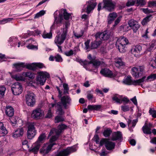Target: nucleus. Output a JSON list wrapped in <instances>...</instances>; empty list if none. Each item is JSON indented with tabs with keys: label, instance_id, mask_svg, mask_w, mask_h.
Masks as SVG:
<instances>
[{
	"label": "nucleus",
	"instance_id": "50",
	"mask_svg": "<svg viewBox=\"0 0 156 156\" xmlns=\"http://www.w3.org/2000/svg\"><path fill=\"white\" fill-rule=\"evenodd\" d=\"M45 11L44 10H41L39 12L37 13L34 16L35 18H38L44 14Z\"/></svg>",
	"mask_w": 156,
	"mask_h": 156
},
{
	"label": "nucleus",
	"instance_id": "7",
	"mask_svg": "<svg viewBox=\"0 0 156 156\" xmlns=\"http://www.w3.org/2000/svg\"><path fill=\"white\" fill-rule=\"evenodd\" d=\"M35 124L34 122L29 124L27 133L28 138L31 139L34 138L36 134V130L34 127Z\"/></svg>",
	"mask_w": 156,
	"mask_h": 156
},
{
	"label": "nucleus",
	"instance_id": "17",
	"mask_svg": "<svg viewBox=\"0 0 156 156\" xmlns=\"http://www.w3.org/2000/svg\"><path fill=\"white\" fill-rule=\"evenodd\" d=\"M87 4V12L89 13L90 12L93 10L97 5L95 0H90L86 2Z\"/></svg>",
	"mask_w": 156,
	"mask_h": 156
},
{
	"label": "nucleus",
	"instance_id": "47",
	"mask_svg": "<svg viewBox=\"0 0 156 156\" xmlns=\"http://www.w3.org/2000/svg\"><path fill=\"white\" fill-rule=\"evenodd\" d=\"M6 90V88L5 86L3 85L0 86V95L1 96H3L5 93V92Z\"/></svg>",
	"mask_w": 156,
	"mask_h": 156
},
{
	"label": "nucleus",
	"instance_id": "20",
	"mask_svg": "<svg viewBox=\"0 0 156 156\" xmlns=\"http://www.w3.org/2000/svg\"><path fill=\"white\" fill-rule=\"evenodd\" d=\"M156 79V74H151L147 77L144 76L142 78L140 79V84L144 82L153 81Z\"/></svg>",
	"mask_w": 156,
	"mask_h": 156
},
{
	"label": "nucleus",
	"instance_id": "62",
	"mask_svg": "<svg viewBox=\"0 0 156 156\" xmlns=\"http://www.w3.org/2000/svg\"><path fill=\"white\" fill-rule=\"evenodd\" d=\"M148 4L149 7L156 6V1H150L148 2Z\"/></svg>",
	"mask_w": 156,
	"mask_h": 156
},
{
	"label": "nucleus",
	"instance_id": "23",
	"mask_svg": "<svg viewBox=\"0 0 156 156\" xmlns=\"http://www.w3.org/2000/svg\"><path fill=\"white\" fill-rule=\"evenodd\" d=\"M5 112L7 116L9 117H12L13 115L14 114V109L10 106H6L5 107Z\"/></svg>",
	"mask_w": 156,
	"mask_h": 156
},
{
	"label": "nucleus",
	"instance_id": "27",
	"mask_svg": "<svg viewBox=\"0 0 156 156\" xmlns=\"http://www.w3.org/2000/svg\"><path fill=\"white\" fill-rule=\"evenodd\" d=\"M56 113L59 115H63L65 113V112L62 109V105H61V103L58 102L57 103V105L56 106Z\"/></svg>",
	"mask_w": 156,
	"mask_h": 156
},
{
	"label": "nucleus",
	"instance_id": "44",
	"mask_svg": "<svg viewBox=\"0 0 156 156\" xmlns=\"http://www.w3.org/2000/svg\"><path fill=\"white\" fill-rule=\"evenodd\" d=\"M63 10L64 11V12H62V15H64V19L67 20L70 17L71 14L67 13L66 9H63Z\"/></svg>",
	"mask_w": 156,
	"mask_h": 156
},
{
	"label": "nucleus",
	"instance_id": "56",
	"mask_svg": "<svg viewBox=\"0 0 156 156\" xmlns=\"http://www.w3.org/2000/svg\"><path fill=\"white\" fill-rule=\"evenodd\" d=\"M136 2V0H128L126 5L128 6L133 5Z\"/></svg>",
	"mask_w": 156,
	"mask_h": 156
},
{
	"label": "nucleus",
	"instance_id": "32",
	"mask_svg": "<svg viewBox=\"0 0 156 156\" xmlns=\"http://www.w3.org/2000/svg\"><path fill=\"white\" fill-rule=\"evenodd\" d=\"M22 75L24 77H28L31 79H33L35 77L34 73L30 72H23Z\"/></svg>",
	"mask_w": 156,
	"mask_h": 156
},
{
	"label": "nucleus",
	"instance_id": "38",
	"mask_svg": "<svg viewBox=\"0 0 156 156\" xmlns=\"http://www.w3.org/2000/svg\"><path fill=\"white\" fill-rule=\"evenodd\" d=\"M122 137V134L120 132L118 131L115 133L113 135L112 140H117L120 139Z\"/></svg>",
	"mask_w": 156,
	"mask_h": 156
},
{
	"label": "nucleus",
	"instance_id": "8",
	"mask_svg": "<svg viewBox=\"0 0 156 156\" xmlns=\"http://www.w3.org/2000/svg\"><path fill=\"white\" fill-rule=\"evenodd\" d=\"M103 5L102 8L109 11H113L115 9V4L112 0H103Z\"/></svg>",
	"mask_w": 156,
	"mask_h": 156
},
{
	"label": "nucleus",
	"instance_id": "21",
	"mask_svg": "<svg viewBox=\"0 0 156 156\" xmlns=\"http://www.w3.org/2000/svg\"><path fill=\"white\" fill-rule=\"evenodd\" d=\"M62 12H64L63 9L59 10H56L54 14V20H59L61 18H62V22H63V16H62Z\"/></svg>",
	"mask_w": 156,
	"mask_h": 156
},
{
	"label": "nucleus",
	"instance_id": "18",
	"mask_svg": "<svg viewBox=\"0 0 156 156\" xmlns=\"http://www.w3.org/2000/svg\"><path fill=\"white\" fill-rule=\"evenodd\" d=\"M110 35L108 32L106 31L102 33H98L95 35L96 39L99 38L101 40H105L108 39L110 37Z\"/></svg>",
	"mask_w": 156,
	"mask_h": 156
},
{
	"label": "nucleus",
	"instance_id": "26",
	"mask_svg": "<svg viewBox=\"0 0 156 156\" xmlns=\"http://www.w3.org/2000/svg\"><path fill=\"white\" fill-rule=\"evenodd\" d=\"M100 73L105 76L109 77H112L113 76L112 73L108 69H102L100 71Z\"/></svg>",
	"mask_w": 156,
	"mask_h": 156
},
{
	"label": "nucleus",
	"instance_id": "64",
	"mask_svg": "<svg viewBox=\"0 0 156 156\" xmlns=\"http://www.w3.org/2000/svg\"><path fill=\"white\" fill-rule=\"evenodd\" d=\"M90 43V40H87L86 41L85 43V48L86 50H87L90 48H91L90 47V46L89 44Z\"/></svg>",
	"mask_w": 156,
	"mask_h": 156
},
{
	"label": "nucleus",
	"instance_id": "40",
	"mask_svg": "<svg viewBox=\"0 0 156 156\" xmlns=\"http://www.w3.org/2000/svg\"><path fill=\"white\" fill-rule=\"evenodd\" d=\"M156 47V41H152L149 44V47L147 48L148 51H151L154 49V47Z\"/></svg>",
	"mask_w": 156,
	"mask_h": 156
},
{
	"label": "nucleus",
	"instance_id": "28",
	"mask_svg": "<svg viewBox=\"0 0 156 156\" xmlns=\"http://www.w3.org/2000/svg\"><path fill=\"white\" fill-rule=\"evenodd\" d=\"M117 15L115 12H112L109 14L108 17V23L111 24L117 17Z\"/></svg>",
	"mask_w": 156,
	"mask_h": 156
},
{
	"label": "nucleus",
	"instance_id": "48",
	"mask_svg": "<svg viewBox=\"0 0 156 156\" xmlns=\"http://www.w3.org/2000/svg\"><path fill=\"white\" fill-rule=\"evenodd\" d=\"M45 137V136L44 134L43 133L41 134L39 136L37 141L36 142V143L40 144V143L44 139Z\"/></svg>",
	"mask_w": 156,
	"mask_h": 156
},
{
	"label": "nucleus",
	"instance_id": "60",
	"mask_svg": "<svg viewBox=\"0 0 156 156\" xmlns=\"http://www.w3.org/2000/svg\"><path fill=\"white\" fill-rule=\"evenodd\" d=\"M121 108L122 110L124 112L128 111L129 110V106L126 105L121 106Z\"/></svg>",
	"mask_w": 156,
	"mask_h": 156
},
{
	"label": "nucleus",
	"instance_id": "43",
	"mask_svg": "<svg viewBox=\"0 0 156 156\" xmlns=\"http://www.w3.org/2000/svg\"><path fill=\"white\" fill-rule=\"evenodd\" d=\"M112 99L113 100L115 101L116 102L120 104L121 103V97L119 95H115L112 97Z\"/></svg>",
	"mask_w": 156,
	"mask_h": 156
},
{
	"label": "nucleus",
	"instance_id": "53",
	"mask_svg": "<svg viewBox=\"0 0 156 156\" xmlns=\"http://www.w3.org/2000/svg\"><path fill=\"white\" fill-rule=\"evenodd\" d=\"M55 59L56 62H61L62 61V58L59 55H57L55 56Z\"/></svg>",
	"mask_w": 156,
	"mask_h": 156
},
{
	"label": "nucleus",
	"instance_id": "9",
	"mask_svg": "<svg viewBox=\"0 0 156 156\" xmlns=\"http://www.w3.org/2000/svg\"><path fill=\"white\" fill-rule=\"evenodd\" d=\"M76 150L75 146L68 147L66 149L58 152L56 154V156H68L70 153L76 151Z\"/></svg>",
	"mask_w": 156,
	"mask_h": 156
},
{
	"label": "nucleus",
	"instance_id": "36",
	"mask_svg": "<svg viewBox=\"0 0 156 156\" xmlns=\"http://www.w3.org/2000/svg\"><path fill=\"white\" fill-rule=\"evenodd\" d=\"M103 63V61H100L97 60H92L88 62V64L91 63L93 64V65L96 67H97L100 65L102 64Z\"/></svg>",
	"mask_w": 156,
	"mask_h": 156
},
{
	"label": "nucleus",
	"instance_id": "1",
	"mask_svg": "<svg viewBox=\"0 0 156 156\" xmlns=\"http://www.w3.org/2000/svg\"><path fill=\"white\" fill-rule=\"evenodd\" d=\"M69 22L66 21L65 22V27L61 29L62 33L58 34L55 37L54 40L55 43L57 45H61L64 42L66 38L67 34L68 28L69 26Z\"/></svg>",
	"mask_w": 156,
	"mask_h": 156
},
{
	"label": "nucleus",
	"instance_id": "3",
	"mask_svg": "<svg viewBox=\"0 0 156 156\" xmlns=\"http://www.w3.org/2000/svg\"><path fill=\"white\" fill-rule=\"evenodd\" d=\"M37 76L36 78V85H40L43 86L44 85L46 82L47 79L50 78V74L48 72L45 71H41L38 72L37 73Z\"/></svg>",
	"mask_w": 156,
	"mask_h": 156
},
{
	"label": "nucleus",
	"instance_id": "10",
	"mask_svg": "<svg viewBox=\"0 0 156 156\" xmlns=\"http://www.w3.org/2000/svg\"><path fill=\"white\" fill-rule=\"evenodd\" d=\"M12 90L14 95L21 94L23 90L21 84L18 82L14 83L12 86Z\"/></svg>",
	"mask_w": 156,
	"mask_h": 156
},
{
	"label": "nucleus",
	"instance_id": "19",
	"mask_svg": "<svg viewBox=\"0 0 156 156\" xmlns=\"http://www.w3.org/2000/svg\"><path fill=\"white\" fill-rule=\"evenodd\" d=\"M142 50V47L140 45L133 46L131 49V52L135 57H138Z\"/></svg>",
	"mask_w": 156,
	"mask_h": 156
},
{
	"label": "nucleus",
	"instance_id": "22",
	"mask_svg": "<svg viewBox=\"0 0 156 156\" xmlns=\"http://www.w3.org/2000/svg\"><path fill=\"white\" fill-rule=\"evenodd\" d=\"M25 63L20 62L14 63L13 64V67L17 72H20L22 70L23 68H25Z\"/></svg>",
	"mask_w": 156,
	"mask_h": 156
},
{
	"label": "nucleus",
	"instance_id": "31",
	"mask_svg": "<svg viewBox=\"0 0 156 156\" xmlns=\"http://www.w3.org/2000/svg\"><path fill=\"white\" fill-rule=\"evenodd\" d=\"M101 42L100 41L96 40L91 43L90 47L91 49L97 48L101 44Z\"/></svg>",
	"mask_w": 156,
	"mask_h": 156
},
{
	"label": "nucleus",
	"instance_id": "29",
	"mask_svg": "<svg viewBox=\"0 0 156 156\" xmlns=\"http://www.w3.org/2000/svg\"><path fill=\"white\" fill-rule=\"evenodd\" d=\"M63 22H62V18H61L59 20H54V22L52 26L50 27V31H51L53 29H55L56 26H60Z\"/></svg>",
	"mask_w": 156,
	"mask_h": 156
},
{
	"label": "nucleus",
	"instance_id": "35",
	"mask_svg": "<svg viewBox=\"0 0 156 156\" xmlns=\"http://www.w3.org/2000/svg\"><path fill=\"white\" fill-rule=\"evenodd\" d=\"M137 121V119L133 120L132 121L131 120L129 119L128 121V123L129 128H131L132 127H134L136 125ZM129 129L131 131H133V130H130V128H129Z\"/></svg>",
	"mask_w": 156,
	"mask_h": 156
},
{
	"label": "nucleus",
	"instance_id": "2",
	"mask_svg": "<svg viewBox=\"0 0 156 156\" xmlns=\"http://www.w3.org/2000/svg\"><path fill=\"white\" fill-rule=\"evenodd\" d=\"M67 128V126L66 125L62 124L58 126V129L54 128H52L49 134V136L52 135L50 139L51 142L55 141L58 138V135L65 129Z\"/></svg>",
	"mask_w": 156,
	"mask_h": 156
},
{
	"label": "nucleus",
	"instance_id": "12",
	"mask_svg": "<svg viewBox=\"0 0 156 156\" xmlns=\"http://www.w3.org/2000/svg\"><path fill=\"white\" fill-rule=\"evenodd\" d=\"M50 143L44 144L42 148L40 149V152L41 154L43 155L48 154L51 151L53 146L55 144L54 141L51 142Z\"/></svg>",
	"mask_w": 156,
	"mask_h": 156
},
{
	"label": "nucleus",
	"instance_id": "41",
	"mask_svg": "<svg viewBox=\"0 0 156 156\" xmlns=\"http://www.w3.org/2000/svg\"><path fill=\"white\" fill-rule=\"evenodd\" d=\"M40 145V144H37L36 143L34 145V147L30 150V151L34 153H37L38 151Z\"/></svg>",
	"mask_w": 156,
	"mask_h": 156
},
{
	"label": "nucleus",
	"instance_id": "16",
	"mask_svg": "<svg viewBox=\"0 0 156 156\" xmlns=\"http://www.w3.org/2000/svg\"><path fill=\"white\" fill-rule=\"evenodd\" d=\"M128 23L129 27L131 28L134 32L136 31L140 27L138 22L133 19L130 20Z\"/></svg>",
	"mask_w": 156,
	"mask_h": 156
},
{
	"label": "nucleus",
	"instance_id": "61",
	"mask_svg": "<svg viewBox=\"0 0 156 156\" xmlns=\"http://www.w3.org/2000/svg\"><path fill=\"white\" fill-rule=\"evenodd\" d=\"M27 48L29 49H38L36 45H34L32 44H29L27 46Z\"/></svg>",
	"mask_w": 156,
	"mask_h": 156
},
{
	"label": "nucleus",
	"instance_id": "4",
	"mask_svg": "<svg viewBox=\"0 0 156 156\" xmlns=\"http://www.w3.org/2000/svg\"><path fill=\"white\" fill-rule=\"evenodd\" d=\"M129 43L127 38L124 37H121L117 40L116 42V46L119 51L122 53L125 51L126 46Z\"/></svg>",
	"mask_w": 156,
	"mask_h": 156
},
{
	"label": "nucleus",
	"instance_id": "59",
	"mask_svg": "<svg viewBox=\"0 0 156 156\" xmlns=\"http://www.w3.org/2000/svg\"><path fill=\"white\" fill-rule=\"evenodd\" d=\"M149 112L154 118H156V111L152 110L150 108L149 111Z\"/></svg>",
	"mask_w": 156,
	"mask_h": 156
},
{
	"label": "nucleus",
	"instance_id": "24",
	"mask_svg": "<svg viewBox=\"0 0 156 156\" xmlns=\"http://www.w3.org/2000/svg\"><path fill=\"white\" fill-rule=\"evenodd\" d=\"M24 133V130L23 128H18L15 131V132L13 133L12 136L14 138H16L18 137L22 136Z\"/></svg>",
	"mask_w": 156,
	"mask_h": 156
},
{
	"label": "nucleus",
	"instance_id": "37",
	"mask_svg": "<svg viewBox=\"0 0 156 156\" xmlns=\"http://www.w3.org/2000/svg\"><path fill=\"white\" fill-rule=\"evenodd\" d=\"M25 68L29 70H36L35 63H33L31 64L25 63Z\"/></svg>",
	"mask_w": 156,
	"mask_h": 156
},
{
	"label": "nucleus",
	"instance_id": "6",
	"mask_svg": "<svg viewBox=\"0 0 156 156\" xmlns=\"http://www.w3.org/2000/svg\"><path fill=\"white\" fill-rule=\"evenodd\" d=\"M100 146L105 145L106 149L108 151L113 150L115 146V143L106 138L102 139L99 143Z\"/></svg>",
	"mask_w": 156,
	"mask_h": 156
},
{
	"label": "nucleus",
	"instance_id": "55",
	"mask_svg": "<svg viewBox=\"0 0 156 156\" xmlns=\"http://www.w3.org/2000/svg\"><path fill=\"white\" fill-rule=\"evenodd\" d=\"M35 65L36 69L37 68L42 69L45 67L44 65L42 63H35Z\"/></svg>",
	"mask_w": 156,
	"mask_h": 156
},
{
	"label": "nucleus",
	"instance_id": "45",
	"mask_svg": "<svg viewBox=\"0 0 156 156\" xmlns=\"http://www.w3.org/2000/svg\"><path fill=\"white\" fill-rule=\"evenodd\" d=\"M64 120V118L60 115H58L55 117V123H57L63 121Z\"/></svg>",
	"mask_w": 156,
	"mask_h": 156
},
{
	"label": "nucleus",
	"instance_id": "57",
	"mask_svg": "<svg viewBox=\"0 0 156 156\" xmlns=\"http://www.w3.org/2000/svg\"><path fill=\"white\" fill-rule=\"evenodd\" d=\"M111 131L110 130H105L103 133L104 136L105 137L109 136L111 134Z\"/></svg>",
	"mask_w": 156,
	"mask_h": 156
},
{
	"label": "nucleus",
	"instance_id": "34",
	"mask_svg": "<svg viewBox=\"0 0 156 156\" xmlns=\"http://www.w3.org/2000/svg\"><path fill=\"white\" fill-rule=\"evenodd\" d=\"M115 65L118 67L123 66L125 65V63L123 62L122 59L119 58H116L115 60Z\"/></svg>",
	"mask_w": 156,
	"mask_h": 156
},
{
	"label": "nucleus",
	"instance_id": "5",
	"mask_svg": "<svg viewBox=\"0 0 156 156\" xmlns=\"http://www.w3.org/2000/svg\"><path fill=\"white\" fill-rule=\"evenodd\" d=\"M144 72V68L143 66H139L133 67L131 69V73L132 76L138 78L141 76Z\"/></svg>",
	"mask_w": 156,
	"mask_h": 156
},
{
	"label": "nucleus",
	"instance_id": "30",
	"mask_svg": "<svg viewBox=\"0 0 156 156\" xmlns=\"http://www.w3.org/2000/svg\"><path fill=\"white\" fill-rule=\"evenodd\" d=\"M8 41L10 45L12 46H15L18 41V39L15 37H10Z\"/></svg>",
	"mask_w": 156,
	"mask_h": 156
},
{
	"label": "nucleus",
	"instance_id": "49",
	"mask_svg": "<svg viewBox=\"0 0 156 156\" xmlns=\"http://www.w3.org/2000/svg\"><path fill=\"white\" fill-rule=\"evenodd\" d=\"M83 33L84 32L83 30H81L79 33L73 32V34L75 37L77 38H79L82 37L83 35Z\"/></svg>",
	"mask_w": 156,
	"mask_h": 156
},
{
	"label": "nucleus",
	"instance_id": "14",
	"mask_svg": "<svg viewBox=\"0 0 156 156\" xmlns=\"http://www.w3.org/2000/svg\"><path fill=\"white\" fill-rule=\"evenodd\" d=\"M71 99L67 95L61 97V105L64 108L66 109L68 108L71 104Z\"/></svg>",
	"mask_w": 156,
	"mask_h": 156
},
{
	"label": "nucleus",
	"instance_id": "15",
	"mask_svg": "<svg viewBox=\"0 0 156 156\" xmlns=\"http://www.w3.org/2000/svg\"><path fill=\"white\" fill-rule=\"evenodd\" d=\"M122 82L123 83L128 85H137L140 84V79L136 80H132L131 77L130 76L125 77Z\"/></svg>",
	"mask_w": 156,
	"mask_h": 156
},
{
	"label": "nucleus",
	"instance_id": "58",
	"mask_svg": "<svg viewBox=\"0 0 156 156\" xmlns=\"http://www.w3.org/2000/svg\"><path fill=\"white\" fill-rule=\"evenodd\" d=\"M150 64L153 68H156V59L151 60L150 62Z\"/></svg>",
	"mask_w": 156,
	"mask_h": 156
},
{
	"label": "nucleus",
	"instance_id": "11",
	"mask_svg": "<svg viewBox=\"0 0 156 156\" xmlns=\"http://www.w3.org/2000/svg\"><path fill=\"white\" fill-rule=\"evenodd\" d=\"M34 93L29 92L25 96L26 101L28 105L32 107L35 104V100Z\"/></svg>",
	"mask_w": 156,
	"mask_h": 156
},
{
	"label": "nucleus",
	"instance_id": "42",
	"mask_svg": "<svg viewBox=\"0 0 156 156\" xmlns=\"http://www.w3.org/2000/svg\"><path fill=\"white\" fill-rule=\"evenodd\" d=\"M51 31L49 33H47L44 31L42 34V37L44 38H51L52 37V34L51 32Z\"/></svg>",
	"mask_w": 156,
	"mask_h": 156
},
{
	"label": "nucleus",
	"instance_id": "25",
	"mask_svg": "<svg viewBox=\"0 0 156 156\" xmlns=\"http://www.w3.org/2000/svg\"><path fill=\"white\" fill-rule=\"evenodd\" d=\"M12 78L17 81H26V79L24 76L20 74L12 75L11 74Z\"/></svg>",
	"mask_w": 156,
	"mask_h": 156
},
{
	"label": "nucleus",
	"instance_id": "63",
	"mask_svg": "<svg viewBox=\"0 0 156 156\" xmlns=\"http://www.w3.org/2000/svg\"><path fill=\"white\" fill-rule=\"evenodd\" d=\"M52 116V114L51 112V109L49 108L48 112L46 115L45 117L46 118H50Z\"/></svg>",
	"mask_w": 156,
	"mask_h": 156
},
{
	"label": "nucleus",
	"instance_id": "51",
	"mask_svg": "<svg viewBox=\"0 0 156 156\" xmlns=\"http://www.w3.org/2000/svg\"><path fill=\"white\" fill-rule=\"evenodd\" d=\"M150 16H148L145 18L141 22V23L143 25H145L147 22L150 20Z\"/></svg>",
	"mask_w": 156,
	"mask_h": 156
},
{
	"label": "nucleus",
	"instance_id": "13",
	"mask_svg": "<svg viewBox=\"0 0 156 156\" xmlns=\"http://www.w3.org/2000/svg\"><path fill=\"white\" fill-rule=\"evenodd\" d=\"M44 116V111L40 108H37L33 110L31 114V118L35 119H40Z\"/></svg>",
	"mask_w": 156,
	"mask_h": 156
},
{
	"label": "nucleus",
	"instance_id": "52",
	"mask_svg": "<svg viewBox=\"0 0 156 156\" xmlns=\"http://www.w3.org/2000/svg\"><path fill=\"white\" fill-rule=\"evenodd\" d=\"M63 86L64 88V93L65 94L68 93V91L69 90L68 85L66 83H63Z\"/></svg>",
	"mask_w": 156,
	"mask_h": 156
},
{
	"label": "nucleus",
	"instance_id": "39",
	"mask_svg": "<svg viewBox=\"0 0 156 156\" xmlns=\"http://www.w3.org/2000/svg\"><path fill=\"white\" fill-rule=\"evenodd\" d=\"M0 133L5 135L8 133L7 130L2 122H0Z\"/></svg>",
	"mask_w": 156,
	"mask_h": 156
},
{
	"label": "nucleus",
	"instance_id": "33",
	"mask_svg": "<svg viewBox=\"0 0 156 156\" xmlns=\"http://www.w3.org/2000/svg\"><path fill=\"white\" fill-rule=\"evenodd\" d=\"M143 132L147 134H151V128L148 126L147 124L145 122L144 125L142 127Z\"/></svg>",
	"mask_w": 156,
	"mask_h": 156
},
{
	"label": "nucleus",
	"instance_id": "54",
	"mask_svg": "<svg viewBox=\"0 0 156 156\" xmlns=\"http://www.w3.org/2000/svg\"><path fill=\"white\" fill-rule=\"evenodd\" d=\"M136 3L138 5H144L146 3L145 0H136Z\"/></svg>",
	"mask_w": 156,
	"mask_h": 156
},
{
	"label": "nucleus",
	"instance_id": "46",
	"mask_svg": "<svg viewBox=\"0 0 156 156\" xmlns=\"http://www.w3.org/2000/svg\"><path fill=\"white\" fill-rule=\"evenodd\" d=\"M13 20V18H9L7 19H5L0 20V24H3L9 22Z\"/></svg>",
	"mask_w": 156,
	"mask_h": 156
}]
</instances>
